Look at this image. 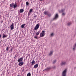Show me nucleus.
<instances>
[{
    "label": "nucleus",
    "instance_id": "nucleus-14",
    "mask_svg": "<svg viewBox=\"0 0 76 76\" xmlns=\"http://www.w3.org/2000/svg\"><path fill=\"white\" fill-rule=\"evenodd\" d=\"M6 37H7V36L6 35V34H3V36L2 37V38H6Z\"/></svg>",
    "mask_w": 76,
    "mask_h": 76
},
{
    "label": "nucleus",
    "instance_id": "nucleus-20",
    "mask_svg": "<svg viewBox=\"0 0 76 76\" xmlns=\"http://www.w3.org/2000/svg\"><path fill=\"white\" fill-rule=\"evenodd\" d=\"M71 24H72V23H71V22L68 23L67 24V25L68 26H70V25Z\"/></svg>",
    "mask_w": 76,
    "mask_h": 76
},
{
    "label": "nucleus",
    "instance_id": "nucleus-11",
    "mask_svg": "<svg viewBox=\"0 0 76 76\" xmlns=\"http://www.w3.org/2000/svg\"><path fill=\"white\" fill-rule=\"evenodd\" d=\"M23 60V57L21 58L18 60V62H20Z\"/></svg>",
    "mask_w": 76,
    "mask_h": 76
},
{
    "label": "nucleus",
    "instance_id": "nucleus-15",
    "mask_svg": "<svg viewBox=\"0 0 76 76\" xmlns=\"http://www.w3.org/2000/svg\"><path fill=\"white\" fill-rule=\"evenodd\" d=\"M13 6L14 8L15 9V8L17 7V4H16V3H15V4H13Z\"/></svg>",
    "mask_w": 76,
    "mask_h": 76
},
{
    "label": "nucleus",
    "instance_id": "nucleus-17",
    "mask_svg": "<svg viewBox=\"0 0 76 76\" xmlns=\"http://www.w3.org/2000/svg\"><path fill=\"white\" fill-rule=\"evenodd\" d=\"M26 25V24H23L21 25V27L22 28H24V26H25Z\"/></svg>",
    "mask_w": 76,
    "mask_h": 76
},
{
    "label": "nucleus",
    "instance_id": "nucleus-22",
    "mask_svg": "<svg viewBox=\"0 0 76 76\" xmlns=\"http://www.w3.org/2000/svg\"><path fill=\"white\" fill-rule=\"evenodd\" d=\"M64 9L61 10V11H59V12H64Z\"/></svg>",
    "mask_w": 76,
    "mask_h": 76
},
{
    "label": "nucleus",
    "instance_id": "nucleus-4",
    "mask_svg": "<svg viewBox=\"0 0 76 76\" xmlns=\"http://www.w3.org/2000/svg\"><path fill=\"white\" fill-rule=\"evenodd\" d=\"M58 14H56L55 15V17L53 18V20H57L58 19Z\"/></svg>",
    "mask_w": 76,
    "mask_h": 76
},
{
    "label": "nucleus",
    "instance_id": "nucleus-32",
    "mask_svg": "<svg viewBox=\"0 0 76 76\" xmlns=\"http://www.w3.org/2000/svg\"><path fill=\"white\" fill-rule=\"evenodd\" d=\"M1 35L0 34V39L1 38Z\"/></svg>",
    "mask_w": 76,
    "mask_h": 76
},
{
    "label": "nucleus",
    "instance_id": "nucleus-30",
    "mask_svg": "<svg viewBox=\"0 0 76 76\" xmlns=\"http://www.w3.org/2000/svg\"><path fill=\"white\" fill-rule=\"evenodd\" d=\"M34 38H35V39H37V37L36 36H34Z\"/></svg>",
    "mask_w": 76,
    "mask_h": 76
},
{
    "label": "nucleus",
    "instance_id": "nucleus-34",
    "mask_svg": "<svg viewBox=\"0 0 76 76\" xmlns=\"http://www.w3.org/2000/svg\"><path fill=\"white\" fill-rule=\"evenodd\" d=\"M43 0H39L40 1H42Z\"/></svg>",
    "mask_w": 76,
    "mask_h": 76
},
{
    "label": "nucleus",
    "instance_id": "nucleus-25",
    "mask_svg": "<svg viewBox=\"0 0 76 76\" xmlns=\"http://www.w3.org/2000/svg\"><path fill=\"white\" fill-rule=\"evenodd\" d=\"M56 61H56V60H55L53 62V64H54V63H56Z\"/></svg>",
    "mask_w": 76,
    "mask_h": 76
},
{
    "label": "nucleus",
    "instance_id": "nucleus-31",
    "mask_svg": "<svg viewBox=\"0 0 76 76\" xmlns=\"http://www.w3.org/2000/svg\"><path fill=\"white\" fill-rule=\"evenodd\" d=\"M65 15V13H62V15H63V16H64V15Z\"/></svg>",
    "mask_w": 76,
    "mask_h": 76
},
{
    "label": "nucleus",
    "instance_id": "nucleus-27",
    "mask_svg": "<svg viewBox=\"0 0 76 76\" xmlns=\"http://www.w3.org/2000/svg\"><path fill=\"white\" fill-rule=\"evenodd\" d=\"M44 15H46V14H47V12L46 11L44 12Z\"/></svg>",
    "mask_w": 76,
    "mask_h": 76
},
{
    "label": "nucleus",
    "instance_id": "nucleus-2",
    "mask_svg": "<svg viewBox=\"0 0 76 76\" xmlns=\"http://www.w3.org/2000/svg\"><path fill=\"white\" fill-rule=\"evenodd\" d=\"M66 72H67V69H65L62 72V76H66Z\"/></svg>",
    "mask_w": 76,
    "mask_h": 76
},
{
    "label": "nucleus",
    "instance_id": "nucleus-21",
    "mask_svg": "<svg viewBox=\"0 0 76 76\" xmlns=\"http://www.w3.org/2000/svg\"><path fill=\"white\" fill-rule=\"evenodd\" d=\"M10 6L11 7H12L13 6V3H12V4H10Z\"/></svg>",
    "mask_w": 76,
    "mask_h": 76
},
{
    "label": "nucleus",
    "instance_id": "nucleus-7",
    "mask_svg": "<svg viewBox=\"0 0 76 76\" xmlns=\"http://www.w3.org/2000/svg\"><path fill=\"white\" fill-rule=\"evenodd\" d=\"M11 29L12 30L14 29V24L12 23L10 26Z\"/></svg>",
    "mask_w": 76,
    "mask_h": 76
},
{
    "label": "nucleus",
    "instance_id": "nucleus-1",
    "mask_svg": "<svg viewBox=\"0 0 76 76\" xmlns=\"http://www.w3.org/2000/svg\"><path fill=\"white\" fill-rule=\"evenodd\" d=\"M45 31L44 30L42 31V33H40V37H43L45 36Z\"/></svg>",
    "mask_w": 76,
    "mask_h": 76
},
{
    "label": "nucleus",
    "instance_id": "nucleus-12",
    "mask_svg": "<svg viewBox=\"0 0 76 76\" xmlns=\"http://www.w3.org/2000/svg\"><path fill=\"white\" fill-rule=\"evenodd\" d=\"M35 61H34V60H33L32 62H31V65H34V64H35Z\"/></svg>",
    "mask_w": 76,
    "mask_h": 76
},
{
    "label": "nucleus",
    "instance_id": "nucleus-18",
    "mask_svg": "<svg viewBox=\"0 0 76 76\" xmlns=\"http://www.w3.org/2000/svg\"><path fill=\"white\" fill-rule=\"evenodd\" d=\"M39 33H40V31H38V32H37L36 33V35H38L39 34Z\"/></svg>",
    "mask_w": 76,
    "mask_h": 76
},
{
    "label": "nucleus",
    "instance_id": "nucleus-28",
    "mask_svg": "<svg viewBox=\"0 0 76 76\" xmlns=\"http://www.w3.org/2000/svg\"><path fill=\"white\" fill-rule=\"evenodd\" d=\"M8 50H9V47H8L6 48V50L7 51H8Z\"/></svg>",
    "mask_w": 76,
    "mask_h": 76
},
{
    "label": "nucleus",
    "instance_id": "nucleus-3",
    "mask_svg": "<svg viewBox=\"0 0 76 76\" xmlns=\"http://www.w3.org/2000/svg\"><path fill=\"white\" fill-rule=\"evenodd\" d=\"M39 27V25L38 24H37L35 27L34 28V29L35 31H36V30H37Z\"/></svg>",
    "mask_w": 76,
    "mask_h": 76
},
{
    "label": "nucleus",
    "instance_id": "nucleus-23",
    "mask_svg": "<svg viewBox=\"0 0 76 76\" xmlns=\"http://www.w3.org/2000/svg\"><path fill=\"white\" fill-rule=\"evenodd\" d=\"M26 6H28V5L29 4V2H28L27 1L26 2Z\"/></svg>",
    "mask_w": 76,
    "mask_h": 76
},
{
    "label": "nucleus",
    "instance_id": "nucleus-33",
    "mask_svg": "<svg viewBox=\"0 0 76 76\" xmlns=\"http://www.w3.org/2000/svg\"><path fill=\"white\" fill-rule=\"evenodd\" d=\"M10 51H12V49H11L10 50Z\"/></svg>",
    "mask_w": 76,
    "mask_h": 76
},
{
    "label": "nucleus",
    "instance_id": "nucleus-9",
    "mask_svg": "<svg viewBox=\"0 0 76 76\" xmlns=\"http://www.w3.org/2000/svg\"><path fill=\"white\" fill-rule=\"evenodd\" d=\"M54 36V33H52L50 34V37L51 38H52V37H53Z\"/></svg>",
    "mask_w": 76,
    "mask_h": 76
},
{
    "label": "nucleus",
    "instance_id": "nucleus-13",
    "mask_svg": "<svg viewBox=\"0 0 76 76\" xmlns=\"http://www.w3.org/2000/svg\"><path fill=\"white\" fill-rule=\"evenodd\" d=\"M38 67V64H36L35 65H34V67L35 69H36V68H37Z\"/></svg>",
    "mask_w": 76,
    "mask_h": 76
},
{
    "label": "nucleus",
    "instance_id": "nucleus-6",
    "mask_svg": "<svg viewBox=\"0 0 76 76\" xmlns=\"http://www.w3.org/2000/svg\"><path fill=\"white\" fill-rule=\"evenodd\" d=\"M24 63L23 61H21L19 62L18 64V65L19 66H23V65Z\"/></svg>",
    "mask_w": 76,
    "mask_h": 76
},
{
    "label": "nucleus",
    "instance_id": "nucleus-8",
    "mask_svg": "<svg viewBox=\"0 0 76 76\" xmlns=\"http://www.w3.org/2000/svg\"><path fill=\"white\" fill-rule=\"evenodd\" d=\"M66 64V62L65 61H63L61 63V66H64V65H65Z\"/></svg>",
    "mask_w": 76,
    "mask_h": 76
},
{
    "label": "nucleus",
    "instance_id": "nucleus-10",
    "mask_svg": "<svg viewBox=\"0 0 76 76\" xmlns=\"http://www.w3.org/2000/svg\"><path fill=\"white\" fill-rule=\"evenodd\" d=\"M51 69V67H48L47 68H46L45 69L43 70L44 72H45V70H46V71H48L49 70H50Z\"/></svg>",
    "mask_w": 76,
    "mask_h": 76
},
{
    "label": "nucleus",
    "instance_id": "nucleus-26",
    "mask_svg": "<svg viewBox=\"0 0 76 76\" xmlns=\"http://www.w3.org/2000/svg\"><path fill=\"white\" fill-rule=\"evenodd\" d=\"M32 12V9H31L29 11V12H30V13H31V12Z\"/></svg>",
    "mask_w": 76,
    "mask_h": 76
},
{
    "label": "nucleus",
    "instance_id": "nucleus-19",
    "mask_svg": "<svg viewBox=\"0 0 76 76\" xmlns=\"http://www.w3.org/2000/svg\"><path fill=\"white\" fill-rule=\"evenodd\" d=\"M76 48V43L75 45H74V48H73V50H75Z\"/></svg>",
    "mask_w": 76,
    "mask_h": 76
},
{
    "label": "nucleus",
    "instance_id": "nucleus-5",
    "mask_svg": "<svg viewBox=\"0 0 76 76\" xmlns=\"http://www.w3.org/2000/svg\"><path fill=\"white\" fill-rule=\"evenodd\" d=\"M53 50H51L50 51L49 53V56H51L53 54Z\"/></svg>",
    "mask_w": 76,
    "mask_h": 76
},
{
    "label": "nucleus",
    "instance_id": "nucleus-29",
    "mask_svg": "<svg viewBox=\"0 0 76 76\" xmlns=\"http://www.w3.org/2000/svg\"><path fill=\"white\" fill-rule=\"evenodd\" d=\"M3 21L2 20H1V23H3Z\"/></svg>",
    "mask_w": 76,
    "mask_h": 76
},
{
    "label": "nucleus",
    "instance_id": "nucleus-16",
    "mask_svg": "<svg viewBox=\"0 0 76 76\" xmlns=\"http://www.w3.org/2000/svg\"><path fill=\"white\" fill-rule=\"evenodd\" d=\"M24 10L23 9H21L20 10V13H22V12H23Z\"/></svg>",
    "mask_w": 76,
    "mask_h": 76
},
{
    "label": "nucleus",
    "instance_id": "nucleus-24",
    "mask_svg": "<svg viewBox=\"0 0 76 76\" xmlns=\"http://www.w3.org/2000/svg\"><path fill=\"white\" fill-rule=\"evenodd\" d=\"M27 76H31V73H29L27 74Z\"/></svg>",
    "mask_w": 76,
    "mask_h": 76
}]
</instances>
